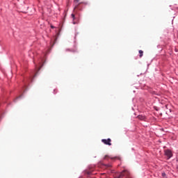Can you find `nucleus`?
<instances>
[{"label":"nucleus","mask_w":178,"mask_h":178,"mask_svg":"<svg viewBox=\"0 0 178 178\" xmlns=\"http://www.w3.org/2000/svg\"><path fill=\"white\" fill-rule=\"evenodd\" d=\"M140 57L141 58L143 56V54H144V51L143 50H139Z\"/></svg>","instance_id":"obj_8"},{"label":"nucleus","mask_w":178,"mask_h":178,"mask_svg":"<svg viewBox=\"0 0 178 178\" xmlns=\"http://www.w3.org/2000/svg\"><path fill=\"white\" fill-rule=\"evenodd\" d=\"M55 91H56V90H54V94H56V92H55Z\"/></svg>","instance_id":"obj_15"},{"label":"nucleus","mask_w":178,"mask_h":178,"mask_svg":"<svg viewBox=\"0 0 178 178\" xmlns=\"http://www.w3.org/2000/svg\"><path fill=\"white\" fill-rule=\"evenodd\" d=\"M111 138H107V139H102V142L104 143L106 145H112V143H111Z\"/></svg>","instance_id":"obj_4"},{"label":"nucleus","mask_w":178,"mask_h":178,"mask_svg":"<svg viewBox=\"0 0 178 178\" xmlns=\"http://www.w3.org/2000/svg\"><path fill=\"white\" fill-rule=\"evenodd\" d=\"M105 166L106 168H111V166H112V165H111V164H106Z\"/></svg>","instance_id":"obj_11"},{"label":"nucleus","mask_w":178,"mask_h":178,"mask_svg":"<svg viewBox=\"0 0 178 178\" xmlns=\"http://www.w3.org/2000/svg\"><path fill=\"white\" fill-rule=\"evenodd\" d=\"M71 17L73 19L72 24H77V22L76 21H74V20H76V16L74 15V14H72Z\"/></svg>","instance_id":"obj_7"},{"label":"nucleus","mask_w":178,"mask_h":178,"mask_svg":"<svg viewBox=\"0 0 178 178\" xmlns=\"http://www.w3.org/2000/svg\"><path fill=\"white\" fill-rule=\"evenodd\" d=\"M114 178H131V175H130V172L127 170H124L120 174H118Z\"/></svg>","instance_id":"obj_2"},{"label":"nucleus","mask_w":178,"mask_h":178,"mask_svg":"<svg viewBox=\"0 0 178 178\" xmlns=\"http://www.w3.org/2000/svg\"><path fill=\"white\" fill-rule=\"evenodd\" d=\"M80 0H75V2H79Z\"/></svg>","instance_id":"obj_14"},{"label":"nucleus","mask_w":178,"mask_h":178,"mask_svg":"<svg viewBox=\"0 0 178 178\" xmlns=\"http://www.w3.org/2000/svg\"><path fill=\"white\" fill-rule=\"evenodd\" d=\"M51 29H55V26H51Z\"/></svg>","instance_id":"obj_13"},{"label":"nucleus","mask_w":178,"mask_h":178,"mask_svg":"<svg viewBox=\"0 0 178 178\" xmlns=\"http://www.w3.org/2000/svg\"><path fill=\"white\" fill-rule=\"evenodd\" d=\"M161 176H162L163 177H166V173L162 172Z\"/></svg>","instance_id":"obj_10"},{"label":"nucleus","mask_w":178,"mask_h":178,"mask_svg":"<svg viewBox=\"0 0 178 178\" xmlns=\"http://www.w3.org/2000/svg\"><path fill=\"white\" fill-rule=\"evenodd\" d=\"M164 154H165V156L168 157V159H170V158H172V156H173V153H172V151L170 149H165L164 151Z\"/></svg>","instance_id":"obj_3"},{"label":"nucleus","mask_w":178,"mask_h":178,"mask_svg":"<svg viewBox=\"0 0 178 178\" xmlns=\"http://www.w3.org/2000/svg\"><path fill=\"white\" fill-rule=\"evenodd\" d=\"M70 49H67L66 51H70ZM72 52H76V50H70Z\"/></svg>","instance_id":"obj_12"},{"label":"nucleus","mask_w":178,"mask_h":178,"mask_svg":"<svg viewBox=\"0 0 178 178\" xmlns=\"http://www.w3.org/2000/svg\"><path fill=\"white\" fill-rule=\"evenodd\" d=\"M138 119H139V120H143V122H145L147 120V117H145V115H138Z\"/></svg>","instance_id":"obj_6"},{"label":"nucleus","mask_w":178,"mask_h":178,"mask_svg":"<svg viewBox=\"0 0 178 178\" xmlns=\"http://www.w3.org/2000/svg\"><path fill=\"white\" fill-rule=\"evenodd\" d=\"M22 97H23V95H22L21 96H19L18 97H17L14 102H16L17 101V99H19V98H22Z\"/></svg>","instance_id":"obj_9"},{"label":"nucleus","mask_w":178,"mask_h":178,"mask_svg":"<svg viewBox=\"0 0 178 178\" xmlns=\"http://www.w3.org/2000/svg\"><path fill=\"white\" fill-rule=\"evenodd\" d=\"M83 175L86 176V177H91L92 172L91 171L85 170L83 171Z\"/></svg>","instance_id":"obj_5"},{"label":"nucleus","mask_w":178,"mask_h":178,"mask_svg":"<svg viewBox=\"0 0 178 178\" xmlns=\"http://www.w3.org/2000/svg\"><path fill=\"white\" fill-rule=\"evenodd\" d=\"M47 54H48V52L44 51L43 54L38 58V63L33 60L35 69L31 72L29 76L23 78L22 82L21 83L20 92H26V91H27V85L29 84V83H31V81H33V78L37 76V73L40 72V70L44 65L42 63H44V62L45 61V56H47Z\"/></svg>","instance_id":"obj_1"}]
</instances>
